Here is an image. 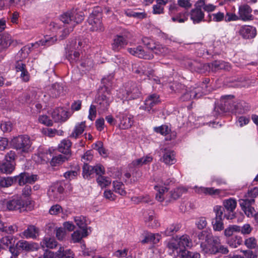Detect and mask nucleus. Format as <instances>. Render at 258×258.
Segmentation results:
<instances>
[{
    "mask_svg": "<svg viewBox=\"0 0 258 258\" xmlns=\"http://www.w3.org/2000/svg\"><path fill=\"white\" fill-rule=\"evenodd\" d=\"M125 97L127 100L136 99L141 96L140 87L136 83L129 82L127 83L125 89Z\"/></svg>",
    "mask_w": 258,
    "mask_h": 258,
    "instance_id": "1a4fd4ad",
    "label": "nucleus"
},
{
    "mask_svg": "<svg viewBox=\"0 0 258 258\" xmlns=\"http://www.w3.org/2000/svg\"><path fill=\"white\" fill-rule=\"evenodd\" d=\"M125 14L128 17H133L139 19H142L145 18L147 16V14L145 12H138L131 10L126 11Z\"/></svg>",
    "mask_w": 258,
    "mask_h": 258,
    "instance_id": "864d4df0",
    "label": "nucleus"
},
{
    "mask_svg": "<svg viewBox=\"0 0 258 258\" xmlns=\"http://www.w3.org/2000/svg\"><path fill=\"white\" fill-rule=\"evenodd\" d=\"M212 224L214 231H221L224 229L223 219L214 218L212 222Z\"/></svg>",
    "mask_w": 258,
    "mask_h": 258,
    "instance_id": "3c124183",
    "label": "nucleus"
},
{
    "mask_svg": "<svg viewBox=\"0 0 258 258\" xmlns=\"http://www.w3.org/2000/svg\"><path fill=\"white\" fill-rule=\"evenodd\" d=\"M144 221L149 227H156L159 225V223L155 218V214L153 211L144 214Z\"/></svg>",
    "mask_w": 258,
    "mask_h": 258,
    "instance_id": "cd10ccee",
    "label": "nucleus"
},
{
    "mask_svg": "<svg viewBox=\"0 0 258 258\" xmlns=\"http://www.w3.org/2000/svg\"><path fill=\"white\" fill-rule=\"evenodd\" d=\"M105 169L101 165H97L92 166L85 163L83 167V176L85 178H90L93 176L94 173L96 175L104 174Z\"/></svg>",
    "mask_w": 258,
    "mask_h": 258,
    "instance_id": "0eeeda50",
    "label": "nucleus"
},
{
    "mask_svg": "<svg viewBox=\"0 0 258 258\" xmlns=\"http://www.w3.org/2000/svg\"><path fill=\"white\" fill-rule=\"evenodd\" d=\"M201 248L202 250L205 253L207 254H213L211 251L215 248V247L212 244L208 242L207 243L202 242L201 243Z\"/></svg>",
    "mask_w": 258,
    "mask_h": 258,
    "instance_id": "338daca9",
    "label": "nucleus"
},
{
    "mask_svg": "<svg viewBox=\"0 0 258 258\" xmlns=\"http://www.w3.org/2000/svg\"><path fill=\"white\" fill-rule=\"evenodd\" d=\"M7 209L10 211L25 210V203L21 198L14 199L7 203Z\"/></svg>",
    "mask_w": 258,
    "mask_h": 258,
    "instance_id": "6ab92c4d",
    "label": "nucleus"
},
{
    "mask_svg": "<svg viewBox=\"0 0 258 258\" xmlns=\"http://www.w3.org/2000/svg\"><path fill=\"white\" fill-rule=\"evenodd\" d=\"M12 144L15 149L22 153H28L31 150V142L27 135H22L13 138Z\"/></svg>",
    "mask_w": 258,
    "mask_h": 258,
    "instance_id": "39448f33",
    "label": "nucleus"
},
{
    "mask_svg": "<svg viewBox=\"0 0 258 258\" xmlns=\"http://www.w3.org/2000/svg\"><path fill=\"white\" fill-rule=\"evenodd\" d=\"M203 86L196 85L191 86L186 90V92L181 97V99L183 101H190L194 99H197L201 97L203 95L207 93L204 84H202Z\"/></svg>",
    "mask_w": 258,
    "mask_h": 258,
    "instance_id": "423d86ee",
    "label": "nucleus"
},
{
    "mask_svg": "<svg viewBox=\"0 0 258 258\" xmlns=\"http://www.w3.org/2000/svg\"><path fill=\"white\" fill-rule=\"evenodd\" d=\"M170 181L171 180L169 179L166 181H163V179H162L160 182H159L157 185H155L154 188L157 192L156 195V199L158 201L162 202L165 200L164 195L165 192H167L168 189L166 186H163V184L164 185H168Z\"/></svg>",
    "mask_w": 258,
    "mask_h": 258,
    "instance_id": "dca6fc26",
    "label": "nucleus"
},
{
    "mask_svg": "<svg viewBox=\"0 0 258 258\" xmlns=\"http://www.w3.org/2000/svg\"><path fill=\"white\" fill-rule=\"evenodd\" d=\"M234 233H238L237 225H230L224 231V234L226 237L231 236Z\"/></svg>",
    "mask_w": 258,
    "mask_h": 258,
    "instance_id": "680f3d73",
    "label": "nucleus"
},
{
    "mask_svg": "<svg viewBox=\"0 0 258 258\" xmlns=\"http://www.w3.org/2000/svg\"><path fill=\"white\" fill-rule=\"evenodd\" d=\"M191 245V240L187 235H183L179 237L172 238L167 245L169 248L177 250V251L185 249L186 247H190Z\"/></svg>",
    "mask_w": 258,
    "mask_h": 258,
    "instance_id": "20e7f679",
    "label": "nucleus"
},
{
    "mask_svg": "<svg viewBox=\"0 0 258 258\" xmlns=\"http://www.w3.org/2000/svg\"><path fill=\"white\" fill-rule=\"evenodd\" d=\"M103 174H98L96 179L97 182L101 188L105 187L111 183L110 178L103 176Z\"/></svg>",
    "mask_w": 258,
    "mask_h": 258,
    "instance_id": "09e8293b",
    "label": "nucleus"
},
{
    "mask_svg": "<svg viewBox=\"0 0 258 258\" xmlns=\"http://www.w3.org/2000/svg\"><path fill=\"white\" fill-rule=\"evenodd\" d=\"M134 123L133 116L131 114H122L120 116L119 127L121 130L130 128Z\"/></svg>",
    "mask_w": 258,
    "mask_h": 258,
    "instance_id": "5701e85b",
    "label": "nucleus"
},
{
    "mask_svg": "<svg viewBox=\"0 0 258 258\" xmlns=\"http://www.w3.org/2000/svg\"><path fill=\"white\" fill-rule=\"evenodd\" d=\"M55 236L59 241H62L66 237V231L62 227H56L55 229Z\"/></svg>",
    "mask_w": 258,
    "mask_h": 258,
    "instance_id": "0e129e2a",
    "label": "nucleus"
},
{
    "mask_svg": "<svg viewBox=\"0 0 258 258\" xmlns=\"http://www.w3.org/2000/svg\"><path fill=\"white\" fill-rule=\"evenodd\" d=\"M63 91V87L58 83L53 84L49 90V95L53 98L59 96Z\"/></svg>",
    "mask_w": 258,
    "mask_h": 258,
    "instance_id": "ea45409f",
    "label": "nucleus"
},
{
    "mask_svg": "<svg viewBox=\"0 0 258 258\" xmlns=\"http://www.w3.org/2000/svg\"><path fill=\"white\" fill-rule=\"evenodd\" d=\"M258 195V188L253 187L248 190L244 199L239 200L240 206L245 214L248 217H252L254 209L252 205L254 203V198Z\"/></svg>",
    "mask_w": 258,
    "mask_h": 258,
    "instance_id": "7ed1b4c3",
    "label": "nucleus"
},
{
    "mask_svg": "<svg viewBox=\"0 0 258 258\" xmlns=\"http://www.w3.org/2000/svg\"><path fill=\"white\" fill-rule=\"evenodd\" d=\"M128 39L127 34L123 35H117L114 36L111 47L113 50L119 51L121 48H124L128 43Z\"/></svg>",
    "mask_w": 258,
    "mask_h": 258,
    "instance_id": "ddd939ff",
    "label": "nucleus"
},
{
    "mask_svg": "<svg viewBox=\"0 0 258 258\" xmlns=\"http://www.w3.org/2000/svg\"><path fill=\"white\" fill-rule=\"evenodd\" d=\"M154 131L155 132L157 133H160L162 135H166L169 133L170 130L167 125H162L160 126L154 127Z\"/></svg>",
    "mask_w": 258,
    "mask_h": 258,
    "instance_id": "774afa93",
    "label": "nucleus"
},
{
    "mask_svg": "<svg viewBox=\"0 0 258 258\" xmlns=\"http://www.w3.org/2000/svg\"><path fill=\"white\" fill-rule=\"evenodd\" d=\"M15 162L6 161L0 166V171L5 174H11L15 170Z\"/></svg>",
    "mask_w": 258,
    "mask_h": 258,
    "instance_id": "2f4dec72",
    "label": "nucleus"
},
{
    "mask_svg": "<svg viewBox=\"0 0 258 258\" xmlns=\"http://www.w3.org/2000/svg\"><path fill=\"white\" fill-rule=\"evenodd\" d=\"M127 51L131 54L140 58L151 59L154 57L153 53L145 51L141 46L134 48H128Z\"/></svg>",
    "mask_w": 258,
    "mask_h": 258,
    "instance_id": "4468645a",
    "label": "nucleus"
},
{
    "mask_svg": "<svg viewBox=\"0 0 258 258\" xmlns=\"http://www.w3.org/2000/svg\"><path fill=\"white\" fill-rule=\"evenodd\" d=\"M85 127V121L77 123L71 134L70 137L75 139L78 138L83 133Z\"/></svg>",
    "mask_w": 258,
    "mask_h": 258,
    "instance_id": "473e14b6",
    "label": "nucleus"
},
{
    "mask_svg": "<svg viewBox=\"0 0 258 258\" xmlns=\"http://www.w3.org/2000/svg\"><path fill=\"white\" fill-rule=\"evenodd\" d=\"M55 258H74V253L70 249H64L62 246H60L58 250L54 252Z\"/></svg>",
    "mask_w": 258,
    "mask_h": 258,
    "instance_id": "c756f323",
    "label": "nucleus"
},
{
    "mask_svg": "<svg viewBox=\"0 0 258 258\" xmlns=\"http://www.w3.org/2000/svg\"><path fill=\"white\" fill-rule=\"evenodd\" d=\"M71 145L72 143L70 140L64 139L59 144L58 151L64 154L67 155L70 152Z\"/></svg>",
    "mask_w": 258,
    "mask_h": 258,
    "instance_id": "f704fd0d",
    "label": "nucleus"
},
{
    "mask_svg": "<svg viewBox=\"0 0 258 258\" xmlns=\"http://www.w3.org/2000/svg\"><path fill=\"white\" fill-rule=\"evenodd\" d=\"M196 192L201 194H205L206 195H218L220 196L223 192V190L219 189H215L213 187H200L197 188Z\"/></svg>",
    "mask_w": 258,
    "mask_h": 258,
    "instance_id": "bb28decb",
    "label": "nucleus"
},
{
    "mask_svg": "<svg viewBox=\"0 0 258 258\" xmlns=\"http://www.w3.org/2000/svg\"><path fill=\"white\" fill-rule=\"evenodd\" d=\"M12 38L10 35L3 34L0 35V45L3 48L8 47L12 43Z\"/></svg>",
    "mask_w": 258,
    "mask_h": 258,
    "instance_id": "a18cd8bd",
    "label": "nucleus"
},
{
    "mask_svg": "<svg viewBox=\"0 0 258 258\" xmlns=\"http://www.w3.org/2000/svg\"><path fill=\"white\" fill-rule=\"evenodd\" d=\"M13 177L2 178L0 179V186L3 187H8L12 185L14 182Z\"/></svg>",
    "mask_w": 258,
    "mask_h": 258,
    "instance_id": "bf43d9fd",
    "label": "nucleus"
},
{
    "mask_svg": "<svg viewBox=\"0 0 258 258\" xmlns=\"http://www.w3.org/2000/svg\"><path fill=\"white\" fill-rule=\"evenodd\" d=\"M223 205L224 208L228 212L225 214L224 217L227 220H232L235 217V213L234 212L236 206V200L233 198H229L223 201Z\"/></svg>",
    "mask_w": 258,
    "mask_h": 258,
    "instance_id": "9b49d317",
    "label": "nucleus"
},
{
    "mask_svg": "<svg viewBox=\"0 0 258 258\" xmlns=\"http://www.w3.org/2000/svg\"><path fill=\"white\" fill-rule=\"evenodd\" d=\"M160 102L159 96L157 94H153L148 96L145 100L144 104L141 106L140 108L149 112L154 105L158 104Z\"/></svg>",
    "mask_w": 258,
    "mask_h": 258,
    "instance_id": "2eb2a0df",
    "label": "nucleus"
},
{
    "mask_svg": "<svg viewBox=\"0 0 258 258\" xmlns=\"http://www.w3.org/2000/svg\"><path fill=\"white\" fill-rule=\"evenodd\" d=\"M39 235V229L34 225H29L27 228L22 233L20 234L21 237H24L27 239H35Z\"/></svg>",
    "mask_w": 258,
    "mask_h": 258,
    "instance_id": "a878e982",
    "label": "nucleus"
},
{
    "mask_svg": "<svg viewBox=\"0 0 258 258\" xmlns=\"http://www.w3.org/2000/svg\"><path fill=\"white\" fill-rule=\"evenodd\" d=\"M113 100V97L109 91L106 90L103 94L99 95L97 98V103L99 104V109L102 112L107 110L110 104Z\"/></svg>",
    "mask_w": 258,
    "mask_h": 258,
    "instance_id": "9d476101",
    "label": "nucleus"
},
{
    "mask_svg": "<svg viewBox=\"0 0 258 258\" xmlns=\"http://www.w3.org/2000/svg\"><path fill=\"white\" fill-rule=\"evenodd\" d=\"M57 40L56 36L50 37L49 36H44V39L36 42L35 43L24 46L18 52L16 56V63L15 65L16 70L17 72L23 71L26 69V65L22 60L26 58L28 54L31 52V49L34 47L37 48L39 46H49L53 45Z\"/></svg>",
    "mask_w": 258,
    "mask_h": 258,
    "instance_id": "f257e3e1",
    "label": "nucleus"
},
{
    "mask_svg": "<svg viewBox=\"0 0 258 258\" xmlns=\"http://www.w3.org/2000/svg\"><path fill=\"white\" fill-rule=\"evenodd\" d=\"M211 252H212L213 254H216L219 253L226 254L229 252V250L226 246L222 245L221 243H220L216 247H215Z\"/></svg>",
    "mask_w": 258,
    "mask_h": 258,
    "instance_id": "6e6d98bb",
    "label": "nucleus"
},
{
    "mask_svg": "<svg viewBox=\"0 0 258 258\" xmlns=\"http://www.w3.org/2000/svg\"><path fill=\"white\" fill-rule=\"evenodd\" d=\"M239 35L244 39L254 38L256 34V29L255 27L250 25L241 26L238 31Z\"/></svg>",
    "mask_w": 258,
    "mask_h": 258,
    "instance_id": "f8f14e48",
    "label": "nucleus"
},
{
    "mask_svg": "<svg viewBox=\"0 0 258 258\" xmlns=\"http://www.w3.org/2000/svg\"><path fill=\"white\" fill-rule=\"evenodd\" d=\"M7 1V7L9 8H22L24 5V4H22L21 0H6Z\"/></svg>",
    "mask_w": 258,
    "mask_h": 258,
    "instance_id": "69168bd1",
    "label": "nucleus"
},
{
    "mask_svg": "<svg viewBox=\"0 0 258 258\" xmlns=\"http://www.w3.org/2000/svg\"><path fill=\"white\" fill-rule=\"evenodd\" d=\"M186 191V188L183 187H179L172 191L171 196L173 199H176L181 196V195Z\"/></svg>",
    "mask_w": 258,
    "mask_h": 258,
    "instance_id": "052dcab7",
    "label": "nucleus"
},
{
    "mask_svg": "<svg viewBox=\"0 0 258 258\" xmlns=\"http://www.w3.org/2000/svg\"><path fill=\"white\" fill-rule=\"evenodd\" d=\"M114 191L121 196H125L126 194L124 190V186L123 184L117 181L113 182Z\"/></svg>",
    "mask_w": 258,
    "mask_h": 258,
    "instance_id": "8fccbe9b",
    "label": "nucleus"
},
{
    "mask_svg": "<svg viewBox=\"0 0 258 258\" xmlns=\"http://www.w3.org/2000/svg\"><path fill=\"white\" fill-rule=\"evenodd\" d=\"M40 245L43 248L53 249L57 246V242L54 238L46 236L40 242Z\"/></svg>",
    "mask_w": 258,
    "mask_h": 258,
    "instance_id": "c85d7f7f",
    "label": "nucleus"
},
{
    "mask_svg": "<svg viewBox=\"0 0 258 258\" xmlns=\"http://www.w3.org/2000/svg\"><path fill=\"white\" fill-rule=\"evenodd\" d=\"M63 186L60 183H57L49 188L48 191V195L50 199L58 200L60 199V195L63 192Z\"/></svg>",
    "mask_w": 258,
    "mask_h": 258,
    "instance_id": "412c9836",
    "label": "nucleus"
},
{
    "mask_svg": "<svg viewBox=\"0 0 258 258\" xmlns=\"http://www.w3.org/2000/svg\"><path fill=\"white\" fill-rule=\"evenodd\" d=\"M250 107L248 104L243 101H240L234 105V108H227V110L234 112L236 114H242L246 113L249 110Z\"/></svg>",
    "mask_w": 258,
    "mask_h": 258,
    "instance_id": "393cba45",
    "label": "nucleus"
},
{
    "mask_svg": "<svg viewBox=\"0 0 258 258\" xmlns=\"http://www.w3.org/2000/svg\"><path fill=\"white\" fill-rule=\"evenodd\" d=\"M207 221L206 218L204 217H201L198 218L195 222V224L198 228V229L200 230H202L206 227L207 225Z\"/></svg>",
    "mask_w": 258,
    "mask_h": 258,
    "instance_id": "e2e57ef3",
    "label": "nucleus"
},
{
    "mask_svg": "<svg viewBox=\"0 0 258 258\" xmlns=\"http://www.w3.org/2000/svg\"><path fill=\"white\" fill-rule=\"evenodd\" d=\"M74 219L77 226H78L79 228L82 229V230L87 229V231H88L89 229H90V227L87 226V224L85 217L83 216H78L74 217Z\"/></svg>",
    "mask_w": 258,
    "mask_h": 258,
    "instance_id": "58836bf2",
    "label": "nucleus"
},
{
    "mask_svg": "<svg viewBox=\"0 0 258 258\" xmlns=\"http://www.w3.org/2000/svg\"><path fill=\"white\" fill-rule=\"evenodd\" d=\"M181 226L179 223H175L169 226L165 231V234L166 236L172 235L175 232L178 231L181 228Z\"/></svg>",
    "mask_w": 258,
    "mask_h": 258,
    "instance_id": "603ef678",
    "label": "nucleus"
},
{
    "mask_svg": "<svg viewBox=\"0 0 258 258\" xmlns=\"http://www.w3.org/2000/svg\"><path fill=\"white\" fill-rule=\"evenodd\" d=\"M178 256L180 258H200V254L198 252H192L186 249L177 251Z\"/></svg>",
    "mask_w": 258,
    "mask_h": 258,
    "instance_id": "a19ab883",
    "label": "nucleus"
},
{
    "mask_svg": "<svg viewBox=\"0 0 258 258\" xmlns=\"http://www.w3.org/2000/svg\"><path fill=\"white\" fill-rule=\"evenodd\" d=\"M89 234L88 231L87 229L82 230V232L81 233L80 230H76L72 234V239L74 243L78 242L83 237L87 236Z\"/></svg>",
    "mask_w": 258,
    "mask_h": 258,
    "instance_id": "4c0bfd02",
    "label": "nucleus"
},
{
    "mask_svg": "<svg viewBox=\"0 0 258 258\" xmlns=\"http://www.w3.org/2000/svg\"><path fill=\"white\" fill-rule=\"evenodd\" d=\"M245 245L249 249L255 248L257 246V240L254 237H249L245 239Z\"/></svg>",
    "mask_w": 258,
    "mask_h": 258,
    "instance_id": "4d7b16f0",
    "label": "nucleus"
},
{
    "mask_svg": "<svg viewBox=\"0 0 258 258\" xmlns=\"http://www.w3.org/2000/svg\"><path fill=\"white\" fill-rule=\"evenodd\" d=\"M142 42L147 48L150 50V52H152L153 50H154L157 43L153 40L148 37L143 38Z\"/></svg>",
    "mask_w": 258,
    "mask_h": 258,
    "instance_id": "5fc2aeb1",
    "label": "nucleus"
},
{
    "mask_svg": "<svg viewBox=\"0 0 258 258\" xmlns=\"http://www.w3.org/2000/svg\"><path fill=\"white\" fill-rule=\"evenodd\" d=\"M51 116L55 122L64 121L68 118V112L63 108H56L52 112Z\"/></svg>",
    "mask_w": 258,
    "mask_h": 258,
    "instance_id": "b1692460",
    "label": "nucleus"
},
{
    "mask_svg": "<svg viewBox=\"0 0 258 258\" xmlns=\"http://www.w3.org/2000/svg\"><path fill=\"white\" fill-rule=\"evenodd\" d=\"M67 158L64 155L59 154L52 158L50 164L52 166H58L67 160Z\"/></svg>",
    "mask_w": 258,
    "mask_h": 258,
    "instance_id": "de8ad7c7",
    "label": "nucleus"
},
{
    "mask_svg": "<svg viewBox=\"0 0 258 258\" xmlns=\"http://www.w3.org/2000/svg\"><path fill=\"white\" fill-rule=\"evenodd\" d=\"M26 173H21L19 175L13 176L14 182H18L20 185H23L27 183Z\"/></svg>",
    "mask_w": 258,
    "mask_h": 258,
    "instance_id": "13d9d810",
    "label": "nucleus"
},
{
    "mask_svg": "<svg viewBox=\"0 0 258 258\" xmlns=\"http://www.w3.org/2000/svg\"><path fill=\"white\" fill-rule=\"evenodd\" d=\"M101 19V14L100 13H97L96 14L94 12H93L90 14L88 19L89 25L90 26V30L92 31H102L104 30Z\"/></svg>",
    "mask_w": 258,
    "mask_h": 258,
    "instance_id": "6e6552de",
    "label": "nucleus"
},
{
    "mask_svg": "<svg viewBox=\"0 0 258 258\" xmlns=\"http://www.w3.org/2000/svg\"><path fill=\"white\" fill-rule=\"evenodd\" d=\"M227 244L232 248H236L242 243V237L235 235L227 240Z\"/></svg>",
    "mask_w": 258,
    "mask_h": 258,
    "instance_id": "c03bdc74",
    "label": "nucleus"
},
{
    "mask_svg": "<svg viewBox=\"0 0 258 258\" xmlns=\"http://www.w3.org/2000/svg\"><path fill=\"white\" fill-rule=\"evenodd\" d=\"M251 12V9L247 5H243L239 6L238 9L239 20L243 21L251 20L253 17Z\"/></svg>",
    "mask_w": 258,
    "mask_h": 258,
    "instance_id": "a211bd4d",
    "label": "nucleus"
},
{
    "mask_svg": "<svg viewBox=\"0 0 258 258\" xmlns=\"http://www.w3.org/2000/svg\"><path fill=\"white\" fill-rule=\"evenodd\" d=\"M0 230L8 234H13L18 231V227L16 225H8L4 222H0Z\"/></svg>",
    "mask_w": 258,
    "mask_h": 258,
    "instance_id": "79ce46f5",
    "label": "nucleus"
},
{
    "mask_svg": "<svg viewBox=\"0 0 258 258\" xmlns=\"http://www.w3.org/2000/svg\"><path fill=\"white\" fill-rule=\"evenodd\" d=\"M194 6L195 8L192 9L190 11V19L195 24L204 21V13L202 11L201 8L198 7L197 2H196Z\"/></svg>",
    "mask_w": 258,
    "mask_h": 258,
    "instance_id": "aec40b11",
    "label": "nucleus"
},
{
    "mask_svg": "<svg viewBox=\"0 0 258 258\" xmlns=\"http://www.w3.org/2000/svg\"><path fill=\"white\" fill-rule=\"evenodd\" d=\"M225 14L221 12L213 14H209L207 17V19L205 21L210 22L214 21L215 22H220L224 20Z\"/></svg>",
    "mask_w": 258,
    "mask_h": 258,
    "instance_id": "e433bc0d",
    "label": "nucleus"
},
{
    "mask_svg": "<svg viewBox=\"0 0 258 258\" xmlns=\"http://www.w3.org/2000/svg\"><path fill=\"white\" fill-rule=\"evenodd\" d=\"M153 158L150 155H147L142 158H139L134 160L132 162V165L134 167H140L143 165L150 163L152 161Z\"/></svg>",
    "mask_w": 258,
    "mask_h": 258,
    "instance_id": "72a5a7b5",
    "label": "nucleus"
},
{
    "mask_svg": "<svg viewBox=\"0 0 258 258\" xmlns=\"http://www.w3.org/2000/svg\"><path fill=\"white\" fill-rule=\"evenodd\" d=\"M84 18L83 12H77L76 11L67 12L60 16V20L64 24L70 25L69 28H64L61 32L62 34L59 36L61 40L64 39L72 31L76 24L81 23Z\"/></svg>",
    "mask_w": 258,
    "mask_h": 258,
    "instance_id": "f03ea898",
    "label": "nucleus"
},
{
    "mask_svg": "<svg viewBox=\"0 0 258 258\" xmlns=\"http://www.w3.org/2000/svg\"><path fill=\"white\" fill-rule=\"evenodd\" d=\"M16 247L17 249L26 251H36L39 247L38 244L35 242H29L24 240L18 241L16 244Z\"/></svg>",
    "mask_w": 258,
    "mask_h": 258,
    "instance_id": "f3484780",
    "label": "nucleus"
},
{
    "mask_svg": "<svg viewBox=\"0 0 258 258\" xmlns=\"http://www.w3.org/2000/svg\"><path fill=\"white\" fill-rule=\"evenodd\" d=\"M152 53L159 55H165L170 53V50L165 46L159 43H156L154 50H153Z\"/></svg>",
    "mask_w": 258,
    "mask_h": 258,
    "instance_id": "37998d69",
    "label": "nucleus"
},
{
    "mask_svg": "<svg viewBox=\"0 0 258 258\" xmlns=\"http://www.w3.org/2000/svg\"><path fill=\"white\" fill-rule=\"evenodd\" d=\"M237 232L241 233L243 235H249L252 231V227L249 224L246 223L242 226L237 225Z\"/></svg>",
    "mask_w": 258,
    "mask_h": 258,
    "instance_id": "49530a36",
    "label": "nucleus"
},
{
    "mask_svg": "<svg viewBox=\"0 0 258 258\" xmlns=\"http://www.w3.org/2000/svg\"><path fill=\"white\" fill-rule=\"evenodd\" d=\"M162 157L161 160L166 165H172L176 162L175 155L174 151L167 149L162 150Z\"/></svg>",
    "mask_w": 258,
    "mask_h": 258,
    "instance_id": "4be33fe9",
    "label": "nucleus"
},
{
    "mask_svg": "<svg viewBox=\"0 0 258 258\" xmlns=\"http://www.w3.org/2000/svg\"><path fill=\"white\" fill-rule=\"evenodd\" d=\"M207 0H198L197 5L199 8H203V10L207 12L210 13L215 10L216 6L211 4H207Z\"/></svg>",
    "mask_w": 258,
    "mask_h": 258,
    "instance_id": "c9c22d12",
    "label": "nucleus"
},
{
    "mask_svg": "<svg viewBox=\"0 0 258 258\" xmlns=\"http://www.w3.org/2000/svg\"><path fill=\"white\" fill-rule=\"evenodd\" d=\"M68 50L66 52V58L71 63L77 62L79 60L80 53L78 51L67 47Z\"/></svg>",
    "mask_w": 258,
    "mask_h": 258,
    "instance_id": "7c9ffc66",
    "label": "nucleus"
}]
</instances>
